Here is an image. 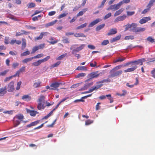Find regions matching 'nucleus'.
<instances>
[{"instance_id":"nucleus-1","label":"nucleus","mask_w":155,"mask_h":155,"mask_svg":"<svg viewBox=\"0 0 155 155\" xmlns=\"http://www.w3.org/2000/svg\"><path fill=\"white\" fill-rule=\"evenodd\" d=\"M120 68V66L119 65L113 68L110 71V74L109 75V77L113 78L119 76L120 75L122 72V71L119 70L118 71H116V70L117 69H119Z\"/></svg>"},{"instance_id":"nucleus-2","label":"nucleus","mask_w":155,"mask_h":155,"mask_svg":"<svg viewBox=\"0 0 155 155\" xmlns=\"http://www.w3.org/2000/svg\"><path fill=\"white\" fill-rule=\"evenodd\" d=\"M14 82L13 81H11L8 85V91L9 92H11L14 91L15 88L14 87Z\"/></svg>"},{"instance_id":"nucleus-3","label":"nucleus","mask_w":155,"mask_h":155,"mask_svg":"<svg viewBox=\"0 0 155 155\" xmlns=\"http://www.w3.org/2000/svg\"><path fill=\"white\" fill-rule=\"evenodd\" d=\"M98 71H97L96 72H92L89 74L88 77L90 79H92L94 78L97 77L100 75L99 74H98Z\"/></svg>"},{"instance_id":"nucleus-4","label":"nucleus","mask_w":155,"mask_h":155,"mask_svg":"<svg viewBox=\"0 0 155 155\" xmlns=\"http://www.w3.org/2000/svg\"><path fill=\"white\" fill-rule=\"evenodd\" d=\"M85 45L82 44L79 47L77 48L76 49H73L72 51V54H74L76 52H78L81 50L83 49Z\"/></svg>"},{"instance_id":"nucleus-5","label":"nucleus","mask_w":155,"mask_h":155,"mask_svg":"<svg viewBox=\"0 0 155 155\" xmlns=\"http://www.w3.org/2000/svg\"><path fill=\"white\" fill-rule=\"evenodd\" d=\"M61 83H58L57 82H55L51 84L50 85L51 88H50L51 90H55L56 89V88L58 87L60 84H61Z\"/></svg>"},{"instance_id":"nucleus-6","label":"nucleus","mask_w":155,"mask_h":155,"mask_svg":"<svg viewBox=\"0 0 155 155\" xmlns=\"http://www.w3.org/2000/svg\"><path fill=\"white\" fill-rule=\"evenodd\" d=\"M26 112L28 113H29L30 115L32 117H35L36 114H38L39 112L36 111L31 110L28 109H26Z\"/></svg>"},{"instance_id":"nucleus-7","label":"nucleus","mask_w":155,"mask_h":155,"mask_svg":"<svg viewBox=\"0 0 155 155\" xmlns=\"http://www.w3.org/2000/svg\"><path fill=\"white\" fill-rule=\"evenodd\" d=\"M101 21V19L97 18L95 20L92 21L90 23L88 26V27L89 28L97 24L98 22Z\"/></svg>"},{"instance_id":"nucleus-8","label":"nucleus","mask_w":155,"mask_h":155,"mask_svg":"<svg viewBox=\"0 0 155 155\" xmlns=\"http://www.w3.org/2000/svg\"><path fill=\"white\" fill-rule=\"evenodd\" d=\"M132 67L128 68L126 70H124V72L125 73L128 72H130L134 71L137 68V66H136L135 65L133 64L131 65Z\"/></svg>"},{"instance_id":"nucleus-9","label":"nucleus","mask_w":155,"mask_h":155,"mask_svg":"<svg viewBox=\"0 0 155 155\" xmlns=\"http://www.w3.org/2000/svg\"><path fill=\"white\" fill-rule=\"evenodd\" d=\"M150 20L151 18L150 17H143L140 20L139 22L140 24H143Z\"/></svg>"},{"instance_id":"nucleus-10","label":"nucleus","mask_w":155,"mask_h":155,"mask_svg":"<svg viewBox=\"0 0 155 155\" xmlns=\"http://www.w3.org/2000/svg\"><path fill=\"white\" fill-rule=\"evenodd\" d=\"M7 93V86H5L4 88H0V96L4 95Z\"/></svg>"},{"instance_id":"nucleus-11","label":"nucleus","mask_w":155,"mask_h":155,"mask_svg":"<svg viewBox=\"0 0 155 155\" xmlns=\"http://www.w3.org/2000/svg\"><path fill=\"white\" fill-rule=\"evenodd\" d=\"M126 18L125 15H124L122 16L117 17L115 19L114 21L116 22L120 21H122L125 20Z\"/></svg>"},{"instance_id":"nucleus-12","label":"nucleus","mask_w":155,"mask_h":155,"mask_svg":"<svg viewBox=\"0 0 155 155\" xmlns=\"http://www.w3.org/2000/svg\"><path fill=\"white\" fill-rule=\"evenodd\" d=\"M41 82L40 81H35L34 83L33 86L35 88L39 87L41 86Z\"/></svg>"},{"instance_id":"nucleus-13","label":"nucleus","mask_w":155,"mask_h":155,"mask_svg":"<svg viewBox=\"0 0 155 155\" xmlns=\"http://www.w3.org/2000/svg\"><path fill=\"white\" fill-rule=\"evenodd\" d=\"M117 32V29L116 28L111 29L107 34V35L110 36L116 34Z\"/></svg>"},{"instance_id":"nucleus-14","label":"nucleus","mask_w":155,"mask_h":155,"mask_svg":"<svg viewBox=\"0 0 155 155\" xmlns=\"http://www.w3.org/2000/svg\"><path fill=\"white\" fill-rule=\"evenodd\" d=\"M48 33L47 32H41V33L39 36L36 38H35V40H41L43 38V35H47L46 34Z\"/></svg>"},{"instance_id":"nucleus-15","label":"nucleus","mask_w":155,"mask_h":155,"mask_svg":"<svg viewBox=\"0 0 155 155\" xmlns=\"http://www.w3.org/2000/svg\"><path fill=\"white\" fill-rule=\"evenodd\" d=\"M136 81L135 83H134V84L133 85H130L128 83H127L126 84V86L132 88L133 87L134 85H136L138 84L139 81H138V78H136Z\"/></svg>"},{"instance_id":"nucleus-16","label":"nucleus","mask_w":155,"mask_h":155,"mask_svg":"<svg viewBox=\"0 0 155 155\" xmlns=\"http://www.w3.org/2000/svg\"><path fill=\"white\" fill-rule=\"evenodd\" d=\"M31 97L28 95H24L22 97V100L26 101H29L31 100Z\"/></svg>"},{"instance_id":"nucleus-17","label":"nucleus","mask_w":155,"mask_h":155,"mask_svg":"<svg viewBox=\"0 0 155 155\" xmlns=\"http://www.w3.org/2000/svg\"><path fill=\"white\" fill-rule=\"evenodd\" d=\"M22 44L21 47V49L23 50L25 48L26 45V41L25 39L22 38Z\"/></svg>"},{"instance_id":"nucleus-18","label":"nucleus","mask_w":155,"mask_h":155,"mask_svg":"<svg viewBox=\"0 0 155 155\" xmlns=\"http://www.w3.org/2000/svg\"><path fill=\"white\" fill-rule=\"evenodd\" d=\"M105 25V24H103L97 26L95 28L96 31H99L100 30L103 28Z\"/></svg>"},{"instance_id":"nucleus-19","label":"nucleus","mask_w":155,"mask_h":155,"mask_svg":"<svg viewBox=\"0 0 155 155\" xmlns=\"http://www.w3.org/2000/svg\"><path fill=\"white\" fill-rule=\"evenodd\" d=\"M121 35H119L116 36V37L112 38V40L111 41V42L112 43L114 42L115 41L119 40L121 37Z\"/></svg>"},{"instance_id":"nucleus-20","label":"nucleus","mask_w":155,"mask_h":155,"mask_svg":"<svg viewBox=\"0 0 155 155\" xmlns=\"http://www.w3.org/2000/svg\"><path fill=\"white\" fill-rule=\"evenodd\" d=\"M38 101L39 103H41L43 104H45V97L43 95H41L38 99Z\"/></svg>"},{"instance_id":"nucleus-21","label":"nucleus","mask_w":155,"mask_h":155,"mask_svg":"<svg viewBox=\"0 0 155 155\" xmlns=\"http://www.w3.org/2000/svg\"><path fill=\"white\" fill-rule=\"evenodd\" d=\"M45 107V106H44V104L41 103H38L37 108L39 110H41V109H44Z\"/></svg>"},{"instance_id":"nucleus-22","label":"nucleus","mask_w":155,"mask_h":155,"mask_svg":"<svg viewBox=\"0 0 155 155\" xmlns=\"http://www.w3.org/2000/svg\"><path fill=\"white\" fill-rule=\"evenodd\" d=\"M137 24L136 23H132L131 24V28H132V29L133 31L135 32V31L137 29Z\"/></svg>"},{"instance_id":"nucleus-23","label":"nucleus","mask_w":155,"mask_h":155,"mask_svg":"<svg viewBox=\"0 0 155 155\" xmlns=\"http://www.w3.org/2000/svg\"><path fill=\"white\" fill-rule=\"evenodd\" d=\"M41 60H39L37 61L33 62L32 64L34 66H36L39 65L41 63H42Z\"/></svg>"},{"instance_id":"nucleus-24","label":"nucleus","mask_w":155,"mask_h":155,"mask_svg":"<svg viewBox=\"0 0 155 155\" xmlns=\"http://www.w3.org/2000/svg\"><path fill=\"white\" fill-rule=\"evenodd\" d=\"M76 70H80V71H87V70L86 67L84 66H78L76 69Z\"/></svg>"},{"instance_id":"nucleus-25","label":"nucleus","mask_w":155,"mask_h":155,"mask_svg":"<svg viewBox=\"0 0 155 155\" xmlns=\"http://www.w3.org/2000/svg\"><path fill=\"white\" fill-rule=\"evenodd\" d=\"M123 10L124 9L123 8H121L119 10L117 11L114 13V16H116L119 15L123 12Z\"/></svg>"},{"instance_id":"nucleus-26","label":"nucleus","mask_w":155,"mask_h":155,"mask_svg":"<svg viewBox=\"0 0 155 155\" xmlns=\"http://www.w3.org/2000/svg\"><path fill=\"white\" fill-rule=\"evenodd\" d=\"M76 37H85L86 36L83 33H75L74 35Z\"/></svg>"},{"instance_id":"nucleus-27","label":"nucleus","mask_w":155,"mask_h":155,"mask_svg":"<svg viewBox=\"0 0 155 155\" xmlns=\"http://www.w3.org/2000/svg\"><path fill=\"white\" fill-rule=\"evenodd\" d=\"M57 21V20H56L53 21H52L46 24L45 25V26L46 27H49L50 26L53 25Z\"/></svg>"},{"instance_id":"nucleus-28","label":"nucleus","mask_w":155,"mask_h":155,"mask_svg":"<svg viewBox=\"0 0 155 155\" xmlns=\"http://www.w3.org/2000/svg\"><path fill=\"white\" fill-rule=\"evenodd\" d=\"M126 58L125 57L119 58H118L114 61V63H116L118 62H122L125 60Z\"/></svg>"},{"instance_id":"nucleus-29","label":"nucleus","mask_w":155,"mask_h":155,"mask_svg":"<svg viewBox=\"0 0 155 155\" xmlns=\"http://www.w3.org/2000/svg\"><path fill=\"white\" fill-rule=\"evenodd\" d=\"M15 118L18 119L20 120L21 121H22L24 118V116L22 114H18L15 116Z\"/></svg>"},{"instance_id":"nucleus-30","label":"nucleus","mask_w":155,"mask_h":155,"mask_svg":"<svg viewBox=\"0 0 155 155\" xmlns=\"http://www.w3.org/2000/svg\"><path fill=\"white\" fill-rule=\"evenodd\" d=\"M146 40L149 42L153 43L155 42V39L151 36L148 37L146 39Z\"/></svg>"},{"instance_id":"nucleus-31","label":"nucleus","mask_w":155,"mask_h":155,"mask_svg":"<svg viewBox=\"0 0 155 155\" xmlns=\"http://www.w3.org/2000/svg\"><path fill=\"white\" fill-rule=\"evenodd\" d=\"M145 30L146 28H145L138 27L135 31V32H143L145 31Z\"/></svg>"},{"instance_id":"nucleus-32","label":"nucleus","mask_w":155,"mask_h":155,"mask_svg":"<svg viewBox=\"0 0 155 155\" xmlns=\"http://www.w3.org/2000/svg\"><path fill=\"white\" fill-rule=\"evenodd\" d=\"M110 81V80L109 78H107L106 79H104L102 81H99L97 83V84H98L101 83H107V82H109Z\"/></svg>"},{"instance_id":"nucleus-33","label":"nucleus","mask_w":155,"mask_h":155,"mask_svg":"<svg viewBox=\"0 0 155 155\" xmlns=\"http://www.w3.org/2000/svg\"><path fill=\"white\" fill-rule=\"evenodd\" d=\"M87 23H85L84 24L81 25L77 27L76 28V29H79L84 28L87 26Z\"/></svg>"},{"instance_id":"nucleus-34","label":"nucleus","mask_w":155,"mask_h":155,"mask_svg":"<svg viewBox=\"0 0 155 155\" xmlns=\"http://www.w3.org/2000/svg\"><path fill=\"white\" fill-rule=\"evenodd\" d=\"M33 59V57L25 58L22 61V62L23 63H27L28 62L31 61Z\"/></svg>"},{"instance_id":"nucleus-35","label":"nucleus","mask_w":155,"mask_h":155,"mask_svg":"<svg viewBox=\"0 0 155 155\" xmlns=\"http://www.w3.org/2000/svg\"><path fill=\"white\" fill-rule=\"evenodd\" d=\"M86 75V74L85 73H81L78 74L76 76V78H79L81 77H84Z\"/></svg>"},{"instance_id":"nucleus-36","label":"nucleus","mask_w":155,"mask_h":155,"mask_svg":"<svg viewBox=\"0 0 155 155\" xmlns=\"http://www.w3.org/2000/svg\"><path fill=\"white\" fill-rule=\"evenodd\" d=\"M155 2V0H150L149 2V3L147 6V8H150L151 6L153 5V3Z\"/></svg>"},{"instance_id":"nucleus-37","label":"nucleus","mask_w":155,"mask_h":155,"mask_svg":"<svg viewBox=\"0 0 155 155\" xmlns=\"http://www.w3.org/2000/svg\"><path fill=\"white\" fill-rule=\"evenodd\" d=\"M115 6V10H117L120 8L121 5H122L121 2H120L118 4H114Z\"/></svg>"},{"instance_id":"nucleus-38","label":"nucleus","mask_w":155,"mask_h":155,"mask_svg":"<svg viewBox=\"0 0 155 155\" xmlns=\"http://www.w3.org/2000/svg\"><path fill=\"white\" fill-rule=\"evenodd\" d=\"M30 51H27L21 54V56H25L28 55H29L30 54Z\"/></svg>"},{"instance_id":"nucleus-39","label":"nucleus","mask_w":155,"mask_h":155,"mask_svg":"<svg viewBox=\"0 0 155 155\" xmlns=\"http://www.w3.org/2000/svg\"><path fill=\"white\" fill-rule=\"evenodd\" d=\"M38 48L37 46H35L32 49V51L31 52V54H33L35 53L36 51L38 50Z\"/></svg>"},{"instance_id":"nucleus-40","label":"nucleus","mask_w":155,"mask_h":155,"mask_svg":"<svg viewBox=\"0 0 155 155\" xmlns=\"http://www.w3.org/2000/svg\"><path fill=\"white\" fill-rule=\"evenodd\" d=\"M110 96H111V95L110 94L106 95H103L101 96H100L99 97V98L101 100H103V99H105L106 98V97H110Z\"/></svg>"},{"instance_id":"nucleus-41","label":"nucleus","mask_w":155,"mask_h":155,"mask_svg":"<svg viewBox=\"0 0 155 155\" xmlns=\"http://www.w3.org/2000/svg\"><path fill=\"white\" fill-rule=\"evenodd\" d=\"M67 55V53L62 54L59 56L56 59L57 60H60L62 59L64 57Z\"/></svg>"},{"instance_id":"nucleus-42","label":"nucleus","mask_w":155,"mask_h":155,"mask_svg":"<svg viewBox=\"0 0 155 155\" xmlns=\"http://www.w3.org/2000/svg\"><path fill=\"white\" fill-rule=\"evenodd\" d=\"M50 58L49 56H48L43 59H41L42 63L45 62L48 60Z\"/></svg>"},{"instance_id":"nucleus-43","label":"nucleus","mask_w":155,"mask_h":155,"mask_svg":"<svg viewBox=\"0 0 155 155\" xmlns=\"http://www.w3.org/2000/svg\"><path fill=\"white\" fill-rule=\"evenodd\" d=\"M61 61H58L54 64L51 66V68H54L55 67H58L61 63Z\"/></svg>"},{"instance_id":"nucleus-44","label":"nucleus","mask_w":155,"mask_h":155,"mask_svg":"<svg viewBox=\"0 0 155 155\" xmlns=\"http://www.w3.org/2000/svg\"><path fill=\"white\" fill-rule=\"evenodd\" d=\"M20 123V121L19 120H14V127H15L18 126Z\"/></svg>"},{"instance_id":"nucleus-45","label":"nucleus","mask_w":155,"mask_h":155,"mask_svg":"<svg viewBox=\"0 0 155 155\" xmlns=\"http://www.w3.org/2000/svg\"><path fill=\"white\" fill-rule=\"evenodd\" d=\"M8 71V69L5 70L1 72L0 73V75L2 76H5Z\"/></svg>"},{"instance_id":"nucleus-46","label":"nucleus","mask_w":155,"mask_h":155,"mask_svg":"<svg viewBox=\"0 0 155 155\" xmlns=\"http://www.w3.org/2000/svg\"><path fill=\"white\" fill-rule=\"evenodd\" d=\"M44 56V54H37V55L34 56L33 57V58H41L42 57H43Z\"/></svg>"},{"instance_id":"nucleus-47","label":"nucleus","mask_w":155,"mask_h":155,"mask_svg":"<svg viewBox=\"0 0 155 155\" xmlns=\"http://www.w3.org/2000/svg\"><path fill=\"white\" fill-rule=\"evenodd\" d=\"M93 122V120H88L85 121V124L86 125H89Z\"/></svg>"},{"instance_id":"nucleus-48","label":"nucleus","mask_w":155,"mask_h":155,"mask_svg":"<svg viewBox=\"0 0 155 155\" xmlns=\"http://www.w3.org/2000/svg\"><path fill=\"white\" fill-rule=\"evenodd\" d=\"M109 43V41L108 40H104L101 43V45H105Z\"/></svg>"},{"instance_id":"nucleus-49","label":"nucleus","mask_w":155,"mask_h":155,"mask_svg":"<svg viewBox=\"0 0 155 155\" xmlns=\"http://www.w3.org/2000/svg\"><path fill=\"white\" fill-rule=\"evenodd\" d=\"M134 37L133 36L130 35V36H126L125 37V39L126 40H128L129 39L132 40L134 39Z\"/></svg>"},{"instance_id":"nucleus-50","label":"nucleus","mask_w":155,"mask_h":155,"mask_svg":"<svg viewBox=\"0 0 155 155\" xmlns=\"http://www.w3.org/2000/svg\"><path fill=\"white\" fill-rule=\"evenodd\" d=\"M125 31H126L129 28H131V24H127L125 26Z\"/></svg>"},{"instance_id":"nucleus-51","label":"nucleus","mask_w":155,"mask_h":155,"mask_svg":"<svg viewBox=\"0 0 155 155\" xmlns=\"http://www.w3.org/2000/svg\"><path fill=\"white\" fill-rule=\"evenodd\" d=\"M150 8H147L145 9L142 12V14H145L147 12H149L150 10Z\"/></svg>"},{"instance_id":"nucleus-52","label":"nucleus","mask_w":155,"mask_h":155,"mask_svg":"<svg viewBox=\"0 0 155 155\" xmlns=\"http://www.w3.org/2000/svg\"><path fill=\"white\" fill-rule=\"evenodd\" d=\"M25 67H22L21 68H20L18 71H19V72L21 73H23L25 71Z\"/></svg>"},{"instance_id":"nucleus-53","label":"nucleus","mask_w":155,"mask_h":155,"mask_svg":"<svg viewBox=\"0 0 155 155\" xmlns=\"http://www.w3.org/2000/svg\"><path fill=\"white\" fill-rule=\"evenodd\" d=\"M111 13H108L104 17V19H106L111 16Z\"/></svg>"},{"instance_id":"nucleus-54","label":"nucleus","mask_w":155,"mask_h":155,"mask_svg":"<svg viewBox=\"0 0 155 155\" xmlns=\"http://www.w3.org/2000/svg\"><path fill=\"white\" fill-rule=\"evenodd\" d=\"M21 84V81H19L18 82L17 84V87H16V90H18L20 89V86Z\"/></svg>"},{"instance_id":"nucleus-55","label":"nucleus","mask_w":155,"mask_h":155,"mask_svg":"<svg viewBox=\"0 0 155 155\" xmlns=\"http://www.w3.org/2000/svg\"><path fill=\"white\" fill-rule=\"evenodd\" d=\"M26 27L28 29H35L36 27L31 25H26Z\"/></svg>"},{"instance_id":"nucleus-56","label":"nucleus","mask_w":155,"mask_h":155,"mask_svg":"<svg viewBox=\"0 0 155 155\" xmlns=\"http://www.w3.org/2000/svg\"><path fill=\"white\" fill-rule=\"evenodd\" d=\"M135 12L134 11L127 12V15L128 16H131L134 14Z\"/></svg>"},{"instance_id":"nucleus-57","label":"nucleus","mask_w":155,"mask_h":155,"mask_svg":"<svg viewBox=\"0 0 155 155\" xmlns=\"http://www.w3.org/2000/svg\"><path fill=\"white\" fill-rule=\"evenodd\" d=\"M122 91L123 92V93L122 94H117L118 95L120 96H124L127 93V91L126 90H123Z\"/></svg>"},{"instance_id":"nucleus-58","label":"nucleus","mask_w":155,"mask_h":155,"mask_svg":"<svg viewBox=\"0 0 155 155\" xmlns=\"http://www.w3.org/2000/svg\"><path fill=\"white\" fill-rule=\"evenodd\" d=\"M35 6V4L34 3L31 2L29 4L28 6V8H30L34 7Z\"/></svg>"},{"instance_id":"nucleus-59","label":"nucleus","mask_w":155,"mask_h":155,"mask_svg":"<svg viewBox=\"0 0 155 155\" xmlns=\"http://www.w3.org/2000/svg\"><path fill=\"white\" fill-rule=\"evenodd\" d=\"M9 38L6 37L5 38L4 42L5 44L7 45L9 43Z\"/></svg>"},{"instance_id":"nucleus-60","label":"nucleus","mask_w":155,"mask_h":155,"mask_svg":"<svg viewBox=\"0 0 155 155\" xmlns=\"http://www.w3.org/2000/svg\"><path fill=\"white\" fill-rule=\"evenodd\" d=\"M113 9L115 10L114 5H110L108 8L107 9V10H110Z\"/></svg>"},{"instance_id":"nucleus-61","label":"nucleus","mask_w":155,"mask_h":155,"mask_svg":"<svg viewBox=\"0 0 155 155\" xmlns=\"http://www.w3.org/2000/svg\"><path fill=\"white\" fill-rule=\"evenodd\" d=\"M12 78H13L12 76H11L6 77L5 79L4 80V82H6L8 81H9L11 79H12Z\"/></svg>"},{"instance_id":"nucleus-62","label":"nucleus","mask_w":155,"mask_h":155,"mask_svg":"<svg viewBox=\"0 0 155 155\" xmlns=\"http://www.w3.org/2000/svg\"><path fill=\"white\" fill-rule=\"evenodd\" d=\"M19 65V63H14L12 64V67L14 68L15 69Z\"/></svg>"},{"instance_id":"nucleus-63","label":"nucleus","mask_w":155,"mask_h":155,"mask_svg":"<svg viewBox=\"0 0 155 155\" xmlns=\"http://www.w3.org/2000/svg\"><path fill=\"white\" fill-rule=\"evenodd\" d=\"M39 121H40L39 120H38L37 121L32 122L31 123V124L32 126H34L37 125L38 123H39Z\"/></svg>"},{"instance_id":"nucleus-64","label":"nucleus","mask_w":155,"mask_h":155,"mask_svg":"<svg viewBox=\"0 0 155 155\" xmlns=\"http://www.w3.org/2000/svg\"><path fill=\"white\" fill-rule=\"evenodd\" d=\"M56 13L55 11H51L48 13V15L50 16H51L54 15Z\"/></svg>"}]
</instances>
